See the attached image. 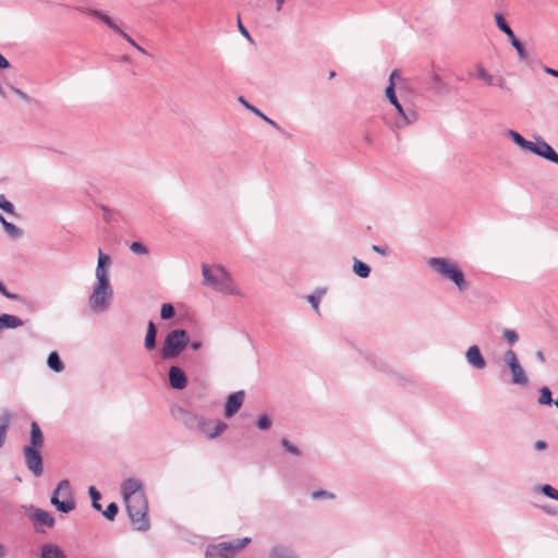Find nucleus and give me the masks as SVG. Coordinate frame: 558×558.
I'll return each mask as SVG.
<instances>
[{
    "label": "nucleus",
    "mask_w": 558,
    "mask_h": 558,
    "mask_svg": "<svg viewBox=\"0 0 558 558\" xmlns=\"http://www.w3.org/2000/svg\"><path fill=\"white\" fill-rule=\"evenodd\" d=\"M120 492L133 527L141 532L149 530L148 500L143 482L129 477L121 483Z\"/></svg>",
    "instance_id": "f257e3e1"
},
{
    "label": "nucleus",
    "mask_w": 558,
    "mask_h": 558,
    "mask_svg": "<svg viewBox=\"0 0 558 558\" xmlns=\"http://www.w3.org/2000/svg\"><path fill=\"white\" fill-rule=\"evenodd\" d=\"M111 257L98 250L95 282L88 296V306L95 314L107 312L113 300V288L110 281Z\"/></svg>",
    "instance_id": "f03ea898"
},
{
    "label": "nucleus",
    "mask_w": 558,
    "mask_h": 558,
    "mask_svg": "<svg viewBox=\"0 0 558 558\" xmlns=\"http://www.w3.org/2000/svg\"><path fill=\"white\" fill-rule=\"evenodd\" d=\"M203 286L222 295L242 298L243 292L231 272L220 264L202 265Z\"/></svg>",
    "instance_id": "7ed1b4c3"
},
{
    "label": "nucleus",
    "mask_w": 558,
    "mask_h": 558,
    "mask_svg": "<svg viewBox=\"0 0 558 558\" xmlns=\"http://www.w3.org/2000/svg\"><path fill=\"white\" fill-rule=\"evenodd\" d=\"M428 269L440 280L449 281L456 286L460 292L469 289V282L460 264L448 257H430L426 260Z\"/></svg>",
    "instance_id": "20e7f679"
},
{
    "label": "nucleus",
    "mask_w": 558,
    "mask_h": 558,
    "mask_svg": "<svg viewBox=\"0 0 558 558\" xmlns=\"http://www.w3.org/2000/svg\"><path fill=\"white\" fill-rule=\"evenodd\" d=\"M50 504L61 513H70L75 509L74 489L69 480L58 483L50 497Z\"/></svg>",
    "instance_id": "39448f33"
},
{
    "label": "nucleus",
    "mask_w": 558,
    "mask_h": 558,
    "mask_svg": "<svg viewBox=\"0 0 558 558\" xmlns=\"http://www.w3.org/2000/svg\"><path fill=\"white\" fill-rule=\"evenodd\" d=\"M189 335L183 329H174L167 333L160 350L163 360H171L179 356L189 344Z\"/></svg>",
    "instance_id": "423d86ee"
},
{
    "label": "nucleus",
    "mask_w": 558,
    "mask_h": 558,
    "mask_svg": "<svg viewBox=\"0 0 558 558\" xmlns=\"http://www.w3.org/2000/svg\"><path fill=\"white\" fill-rule=\"evenodd\" d=\"M250 543V537H243L233 542H223L210 545L206 549L205 558H233L239 550Z\"/></svg>",
    "instance_id": "0eeeda50"
},
{
    "label": "nucleus",
    "mask_w": 558,
    "mask_h": 558,
    "mask_svg": "<svg viewBox=\"0 0 558 558\" xmlns=\"http://www.w3.org/2000/svg\"><path fill=\"white\" fill-rule=\"evenodd\" d=\"M502 361L509 368L511 383L518 386H527L529 378L523 366L519 362L517 353L511 349L505 351L502 354Z\"/></svg>",
    "instance_id": "6e6552de"
},
{
    "label": "nucleus",
    "mask_w": 558,
    "mask_h": 558,
    "mask_svg": "<svg viewBox=\"0 0 558 558\" xmlns=\"http://www.w3.org/2000/svg\"><path fill=\"white\" fill-rule=\"evenodd\" d=\"M533 138L527 151L558 165V154L555 149L542 136L534 135Z\"/></svg>",
    "instance_id": "1a4fd4ad"
},
{
    "label": "nucleus",
    "mask_w": 558,
    "mask_h": 558,
    "mask_svg": "<svg viewBox=\"0 0 558 558\" xmlns=\"http://www.w3.org/2000/svg\"><path fill=\"white\" fill-rule=\"evenodd\" d=\"M23 509L26 511L28 519L36 527L46 526L51 529L54 526L56 520L50 512L33 505L23 506Z\"/></svg>",
    "instance_id": "9d476101"
},
{
    "label": "nucleus",
    "mask_w": 558,
    "mask_h": 558,
    "mask_svg": "<svg viewBox=\"0 0 558 558\" xmlns=\"http://www.w3.org/2000/svg\"><path fill=\"white\" fill-rule=\"evenodd\" d=\"M227 427L228 425L222 421H211L204 418V421L201 422L198 433L208 439H215L216 437L220 436L227 429Z\"/></svg>",
    "instance_id": "9b49d317"
},
{
    "label": "nucleus",
    "mask_w": 558,
    "mask_h": 558,
    "mask_svg": "<svg viewBox=\"0 0 558 558\" xmlns=\"http://www.w3.org/2000/svg\"><path fill=\"white\" fill-rule=\"evenodd\" d=\"M24 458L27 469L35 475L40 476L43 474V459L39 450H33L32 448H24Z\"/></svg>",
    "instance_id": "f8f14e48"
},
{
    "label": "nucleus",
    "mask_w": 558,
    "mask_h": 558,
    "mask_svg": "<svg viewBox=\"0 0 558 558\" xmlns=\"http://www.w3.org/2000/svg\"><path fill=\"white\" fill-rule=\"evenodd\" d=\"M399 84L405 85V81L401 77L400 73L397 70H393L389 75V85L385 90V96L388 98V100L395 107V109L400 108L401 106L395 93V87Z\"/></svg>",
    "instance_id": "ddd939ff"
},
{
    "label": "nucleus",
    "mask_w": 558,
    "mask_h": 558,
    "mask_svg": "<svg viewBox=\"0 0 558 558\" xmlns=\"http://www.w3.org/2000/svg\"><path fill=\"white\" fill-rule=\"evenodd\" d=\"M108 28H110L112 32L121 36L123 39H125L132 47H134L137 51L142 53H146V51L138 46L126 33L122 31V28L119 26L118 22L109 16L107 13H104V15L99 19Z\"/></svg>",
    "instance_id": "4468645a"
},
{
    "label": "nucleus",
    "mask_w": 558,
    "mask_h": 558,
    "mask_svg": "<svg viewBox=\"0 0 558 558\" xmlns=\"http://www.w3.org/2000/svg\"><path fill=\"white\" fill-rule=\"evenodd\" d=\"M466 363L474 369L482 371L486 367V361L477 345L468 348L464 354Z\"/></svg>",
    "instance_id": "2eb2a0df"
},
{
    "label": "nucleus",
    "mask_w": 558,
    "mask_h": 558,
    "mask_svg": "<svg viewBox=\"0 0 558 558\" xmlns=\"http://www.w3.org/2000/svg\"><path fill=\"white\" fill-rule=\"evenodd\" d=\"M244 402V392L236 391L228 396L225 404V417H232L242 407Z\"/></svg>",
    "instance_id": "dca6fc26"
},
{
    "label": "nucleus",
    "mask_w": 558,
    "mask_h": 558,
    "mask_svg": "<svg viewBox=\"0 0 558 558\" xmlns=\"http://www.w3.org/2000/svg\"><path fill=\"white\" fill-rule=\"evenodd\" d=\"M169 384L173 389H184L187 385L185 373L178 366H171L169 368Z\"/></svg>",
    "instance_id": "f3484780"
},
{
    "label": "nucleus",
    "mask_w": 558,
    "mask_h": 558,
    "mask_svg": "<svg viewBox=\"0 0 558 558\" xmlns=\"http://www.w3.org/2000/svg\"><path fill=\"white\" fill-rule=\"evenodd\" d=\"M399 114V120L396 122L398 128H404L407 125L413 124L417 121L418 114L414 109H403L402 106L396 109Z\"/></svg>",
    "instance_id": "a211bd4d"
},
{
    "label": "nucleus",
    "mask_w": 558,
    "mask_h": 558,
    "mask_svg": "<svg viewBox=\"0 0 558 558\" xmlns=\"http://www.w3.org/2000/svg\"><path fill=\"white\" fill-rule=\"evenodd\" d=\"M44 446V435L36 422H32L31 424V437L29 445L25 448H32L33 450H39Z\"/></svg>",
    "instance_id": "6ab92c4d"
},
{
    "label": "nucleus",
    "mask_w": 558,
    "mask_h": 558,
    "mask_svg": "<svg viewBox=\"0 0 558 558\" xmlns=\"http://www.w3.org/2000/svg\"><path fill=\"white\" fill-rule=\"evenodd\" d=\"M476 74H477V77L483 80L488 86L497 85L500 88H504V86H505L504 77L499 76V77L495 78L481 64L476 65Z\"/></svg>",
    "instance_id": "aec40b11"
},
{
    "label": "nucleus",
    "mask_w": 558,
    "mask_h": 558,
    "mask_svg": "<svg viewBox=\"0 0 558 558\" xmlns=\"http://www.w3.org/2000/svg\"><path fill=\"white\" fill-rule=\"evenodd\" d=\"M24 322L12 314H1L0 315V331L4 329H15L22 327Z\"/></svg>",
    "instance_id": "412c9836"
},
{
    "label": "nucleus",
    "mask_w": 558,
    "mask_h": 558,
    "mask_svg": "<svg viewBox=\"0 0 558 558\" xmlns=\"http://www.w3.org/2000/svg\"><path fill=\"white\" fill-rule=\"evenodd\" d=\"M269 558H300L291 548L284 545H275L269 549Z\"/></svg>",
    "instance_id": "4be33fe9"
},
{
    "label": "nucleus",
    "mask_w": 558,
    "mask_h": 558,
    "mask_svg": "<svg viewBox=\"0 0 558 558\" xmlns=\"http://www.w3.org/2000/svg\"><path fill=\"white\" fill-rule=\"evenodd\" d=\"M40 558H66V556L58 545L44 544L40 548Z\"/></svg>",
    "instance_id": "5701e85b"
},
{
    "label": "nucleus",
    "mask_w": 558,
    "mask_h": 558,
    "mask_svg": "<svg viewBox=\"0 0 558 558\" xmlns=\"http://www.w3.org/2000/svg\"><path fill=\"white\" fill-rule=\"evenodd\" d=\"M182 414H183V417H182L183 425L190 429H194V430L198 432V429L201 427V422L204 421L205 417L198 416L196 414H193V413L186 412V411H183Z\"/></svg>",
    "instance_id": "b1692460"
},
{
    "label": "nucleus",
    "mask_w": 558,
    "mask_h": 558,
    "mask_svg": "<svg viewBox=\"0 0 558 558\" xmlns=\"http://www.w3.org/2000/svg\"><path fill=\"white\" fill-rule=\"evenodd\" d=\"M12 420V414L9 411H2L0 413V448L5 442L7 433Z\"/></svg>",
    "instance_id": "393cba45"
},
{
    "label": "nucleus",
    "mask_w": 558,
    "mask_h": 558,
    "mask_svg": "<svg viewBox=\"0 0 558 558\" xmlns=\"http://www.w3.org/2000/svg\"><path fill=\"white\" fill-rule=\"evenodd\" d=\"M239 101L247 109L250 110L251 112H253L254 114H256L257 117H259L262 120H264L266 123H268L269 125H271L272 128L279 130V125L274 121L271 120L270 118H268L267 116H265L259 109H257L256 107L252 106L251 104H248L243 97H239Z\"/></svg>",
    "instance_id": "a878e982"
},
{
    "label": "nucleus",
    "mask_w": 558,
    "mask_h": 558,
    "mask_svg": "<svg viewBox=\"0 0 558 558\" xmlns=\"http://www.w3.org/2000/svg\"><path fill=\"white\" fill-rule=\"evenodd\" d=\"M156 335H157L156 326L153 322H149L147 325V331H146V336H145V340H144V345H145L146 350L150 351V350L155 349Z\"/></svg>",
    "instance_id": "bb28decb"
},
{
    "label": "nucleus",
    "mask_w": 558,
    "mask_h": 558,
    "mask_svg": "<svg viewBox=\"0 0 558 558\" xmlns=\"http://www.w3.org/2000/svg\"><path fill=\"white\" fill-rule=\"evenodd\" d=\"M47 365L51 371L56 373H61L64 371V364L57 352H51L48 355Z\"/></svg>",
    "instance_id": "cd10ccee"
},
{
    "label": "nucleus",
    "mask_w": 558,
    "mask_h": 558,
    "mask_svg": "<svg viewBox=\"0 0 558 558\" xmlns=\"http://www.w3.org/2000/svg\"><path fill=\"white\" fill-rule=\"evenodd\" d=\"M507 136L513 141L515 145H518L523 150H529L530 144L532 141L525 140L520 133L513 130L507 131Z\"/></svg>",
    "instance_id": "c85d7f7f"
},
{
    "label": "nucleus",
    "mask_w": 558,
    "mask_h": 558,
    "mask_svg": "<svg viewBox=\"0 0 558 558\" xmlns=\"http://www.w3.org/2000/svg\"><path fill=\"white\" fill-rule=\"evenodd\" d=\"M495 22L497 27L507 35L508 39L511 40L514 38V33L512 32L511 27L508 25L504 16L499 13L495 14Z\"/></svg>",
    "instance_id": "c756f323"
},
{
    "label": "nucleus",
    "mask_w": 558,
    "mask_h": 558,
    "mask_svg": "<svg viewBox=\"0 0 558 558\" xmlns=\"http://www.w3.org/2000/svg\"><path fill=\"white\" fill-rule=\"evenodd\" d=\"M326 289H317L313 294L307 295V302L311 304L315 313L319 314V302L325 295Z\"/></svg>",
    "instance_id": "7c9ffc66"
},
{
    "label": "nucleus",
    "mask_w": 558,
    "mask_h": 558,
    "mask_svg": "<svg viewBox=\"0 0 558 558\" xmlns=\"http://www.w3.org/2000/svg\"><path fill=\"white\" fill-rule=\"evenodd\" d=\"M534 490L536 493H541L544 496L558 501V489H556L554 486L545 484V485H538L534 487Z\"/></svg>",
    "instance_id": "2f4dec72"
},
{
    "label": "nucleus",
    "mask_w": 558,
    "mask_h": 558,
    "mask_svg": "<svg viewBox=\"0 0 558 558\" xmlns=\"http://www.w3.org/2000/svg\"><path fill=\"white\" fill-rule=\"evenodd\" d=\"M353 272L360 278H367L371 274V267L365 263L354 258Z\"/></svg>",
    "instance_id": "473e14b6"
},
{
    "label": "nucleus",
    "mask_w": 558,
    "mask_h": 558,
    "mask_svg": "<svg viewBox=\"0 0 558 558\" xmlns=\"http://www.w3.org/2000/svg\"><path fill=\"white\" fill-rule=\"evenodd\" d=\"M88 495L90 497V500H92V507L97 510V511H102V507L99 502L100 498H101V495L100 493L94 487V486H90L88 488Z\"/></svg>",
    "instance_id": "72a5a7b5"
},
{
    "label": "nucleus",
    "mask_w": 558,
    "mask_h": 558,
    "mask_svg": "<svg viewBox=\"0 0 558 558\" xmlns=\"http://www.w3.org/2000/svg\"><path fill=\"white\" fill-rule=\"evenodd\" d=\"M3 229L12 239H20L23 235V230L11 222L4 223Z\"/></svg>",
    "instance_id": "f704fd0d"
},
{
    "label": "nucleus",
    "mask_w": 558,
    "mask_h": 558,
    "mask_svg": "<svg viewBox=\"0 0 558 558\" xmlns=\"http://www.w3.org/2000/svg\"><path fill=\"white\" fill-rule=\"evenodd\" d=\"M501 337L509 345H513L519 340V335L513 329H504Z\"/></svg>",
    "instance_id": "c9c22d12"
},
{
    "label": "nucleus",
    "mask_w": 558,
    "mask_h": 558,
    "mask_svg": "<svg viewBox=\"0 0 558 558\" xmlns=\"http://www.w3.org/2000/svg\"><path fill=\"white\" fill-rule=\"evenodd\" d=\"M272 425V420L267 415H260L256 421V426L259 430H268Z\"/></svg>",
    "instance_id": "e433bc0d"
},
{
    "label": "nucleus",
    "mask_w": 558,
    "mask_h": 558,
    "mask_svg": "<svg viewBox=\"0 0 558 558\" xmlns=\"http://www.w3.org/2000/svg\"><path fill=\"white\" fill-rule=\"evenodd\" d=\"M541 396L538 398L539 404L550 405L553 403L551 391L548 387H543L539 390Z\"/></svg>",
    "instance_id": "4c0bfd02"
},
{
    "label": "nucleus",
    "mask_w": 558,
    "mask_h": 558,
    "mask_svg": "<svg viewBox=\"0 0 558 558\" xmlns=\"http://www.w3.org/2000/svg\"><path fill=\"white\" fill-rule=\"evenodd\" d=\"M335 497H336L335 494L327 492V490H323V489L314 490L311 493V498L314 500H319V499L332 500V499H335Z\"/></svg>",
    "instance_id": "58836bf2"
},
{
    "label": "nucleus",
    "mask_w": 558,
    "mask_h": 558,
    "mask_svg": "<svg viewBox=\"0 0 558 558\" xmlns=\"http://www.w3.org/2000/svg\"><path fill=\"white\" fill-rule=\"evenodd\" d=\"M281 445L284 448V450L287 452H289L290 454H292L294 457H299L301 454V450L294 444H292L290 440L283 438V439H281Z\"/></svg>",
    "instance_id": "ea45409f"
},
{
    "label": "nucleus",
    "mask_w": 558,
    "mask_h": 558,
    "mask_svg": "<svg viewBox=\"0 0 558 558\" xmlns=\"http://www.w3.org/2000/svg\"><path fill=\"white\" fill-rule=\"evenodd\" d=\"M119 508L116 502H111L108 505L107 509L102 511V514L109 521H113L116 515L118 514Z\"/></svg>",
    "instance_id": "a19ab883"
},
{
    "label": "nucleus",
    "mask_w": 558,
    "mask_h": 558,
    "mask_svg": "<svg viewBox=\"0 0 558 558\" xmlns=\"http://www.w3.org/2000/svg\"><path fill=\"white\" fill-rule=\"evenodd\" d=\"M509 41L512 45V47L517 50L519 59L525 60L527 58L526 51H525L524 47L522 46V44L517 39V37L512 38Z\"/></svg>",
    "instance_id": "79ce46f5"
},
{
    "label": "nucleus",
    "mask_w": 558,
    "mask_h": 558,
    "mask_svg": "<svg viewBox=\"0 0 558 558\" xmlns=\"http://www.w3.org/2000/svg\"><path fill=\"white\" fill-rule=\"evenodd\" d=\"M174 315V307L170 303H163L160 310V317L162 319H170Z\"/></svg>",
    "instance_id": "37998d69"
},
{
    "label": "nucleus",
    "mask_w": 558,
    "mask_h": 558,
    "mask_svg": "<svg viewBox=\"0 0 558 558\" xmlns=\"http://www.w3.org/2000/svg\"><path fill=\"white\" fill-rule=\"evenodd\" d=\"M0 208L8 214L15 215L13 204L9 202L3 194H0Z\"/></svg>",
    "instance_id": "c03bdc74"
},
{
    "label": "nucleus",
    "mask_w": 558,
    "mask_h": 558,
    "mask_svg": "<svg viewBox=\"0 0 558 558\" xmlns=\"http://www.w3.org/2000/svg\"><path fill=\"white\" fill-rule=\"evenodd\" d=\"M428 82L429 84H432L435 88H442L444 87V82H442V78L440 77V75L435 72V71H432L430 74H429V77H428Z\"/></svg>",
    "instance_id": "a18cd8bd"
},
{
    "label": "nucleus",
    "mask_w": 558,
    "mask_h": 558,
    "mask_svg": "<svg viewBox=\"0 0 558 558\" xmlns=\"http://www.w3.org/2000/svg\"><path fill=\"white\" fill-rule=\"evenodd\" d=\"M130 250L136 255H147L149 253L148 248L141 242H133Z\"/></svg>",
    "instance_id": "49530a36"
},
{
    "label": "nucleus",
    "mask_w": 558,
    "mask_h": 558,
    "mask_svg": "<svg viewBox=\"0 0 558 558\" xmlns=\"http://www.w3.org/2000/svg\"><path fill=\"white\" fill-rule=\"evenodd\" d=\"M541 510L550 515V517H558V506H554V505H543L539 507Z\"/></svg>",
    "instance_id": "de8ad7c7"
},
{
    "label": "nucleus",
    "mask_w": 558,
    "mask_h": 558,
    "mask_svg": "<svg viewBox=\"0 0 558 558\" xmlns=\"http://www.w3.org/2000/svg\"><path fill=\"white\" fill-rule=\"evenodd\" d=\"M0 293L5 296L7 299H10V300H17V295L14 294V293H10L7 288L4 287V284L2 283V281H0Z\"/></svg>",
    "instance_id": "09e8293b"
},
{
    "label": "nucleus",
    "mask_w": 558,
    "mask_h": 558,
    "mask_svg": "<svg viewBox=\"0 0 558 558\" xmlns=\"http://www.w3.org/2000/svg\"><path fill=\"white\" fill-rule=\"evenodd\" d=\"M105 12L100 11V10H96V9H87L86 10V14H88L89 16H93L95 19H100L102 15H104Z\"/></svg>",
    "instance_id": "8fccbe9b"
},
{
    "label": "nucleus",
    "mask_w": 558,
    "mask_h": 558,
    "mask_svg": "<svg viewBox=\"0 0 558 558\" xmlns=\"http://www.w3.org/2000/svg\"><path fill=\"white\" fill-rule=\"evenodd\" d=\"M10 89H11V90L16 95V96H19L21 99H23V100H27V95H26L24 92H22V90H20V89H17V88H15V87H13V86H11V87H10Z\"/></svg>",
    "instance_id": "3c124183"
},
{
    "label": "nucleus",
    "mask_w": 558,
    "mask_h": 558,
    "mask_svg": "<svg viewBox=\"0 0 558 558\" xmlns=\"http://www.w3.org/2000/svg\"><path fill=\"white\" fill-rule=\"evenodd\" d=\"M372 248H373L374 252H376V253H378V254H380L383 256H387V254H388L386 248H384V247H381L379 245H373Z\"/></svg>",
    "instance_id": "603ef678"
},
{
    "label": "nucleus",
    "mask_w": 558,
    "mask_h": 558,
    "mask_svg": "<svg viewBox=\"0 0 558 558\" xmlns=\"http://www.w3.org/2000/svg\"><path fill=\"white\" fill-rule=\"evenodd\" d=\"M534 448L538 451L541 450H544L547 448V444L544 441V440H537L535 444H534Z\"/></svg>",
    "instance_id": "864d4df0"
},
{
    "label": "nucleus",
    "mask_w": 558,
    "mask_h": 558,
    "mask_svg": "<svg viewBox=\"0 0 558 558\" xmlns=\"http://www.w3.org/2000/svg\"><path fill=\"white\" fill-rule=\"evenodd\" d=\"M10 66L9 61L0 53V69H8Z\"/></svg>",
    "instance_id": "5fc2aeb1"
},
{
    "label": "nucleus",
    "mask_w": 558,
    "mask_h": 558,
    "mask_svg": "<svg viewBox=\"0 0 558 558\" xmlns=\"http://www.w3.org/2000/svg\"><path fill=\"white\" fill-rule=\"evenodd\" d=\"M239 29L243 36L251 39V36H250L247 29L241 23H239Z\"/></svg>",
    "instance_id": "6e6d98bb"
},
{
    "label": "nucleus",
    "mask_w": 558,
    "mask_h": 558,
    "mask_svg": "<svg viewBox=\"0 0 558 558\" xmlns=\"http://www.w3.org/2000/svg\"><path fill=\"white\" fill-rule=\"evenodd\" d=\"M202 348V342L201 341H193L191 343V349L194 350V351H197Z\"/></svg>",
    "instance_id": "4d7b16f0"
},
{
    "label": "nucleus",
    "mask_w": 558,
    "mask_h": 558,
    "mask_svg": "<svg viewBox=\"0 0 558 558\" xmlns=\"http://www.w3.org/2000/svg\"><path fill=\"white\" fill-rule=\"evenodd\" d=\"M7 555H8V551H7L5 546L2 543H0V558H5Z\"/></svg>",
    "instance_id": "13d9d810"
},
{
    "label": "nucleus",
    "mask_w": 558,
    "mask_h": 558,
    "mask_svg": "<svg viewBox=\"0 0 558 558\" xmlns=\"http://www.w3.org/2000/svg\"><path fill=\"white\" fill-rule=\"evenodd\" d=\"M535 356H536V359H537L539 362H542V363H544V362H545V355H544V353H543L542 351H536Z\"/></svg>",
    "instance_id": "bf43d9fd"
},
{
    "label": "nucleus",
    "mask_w": 558,
    "mask_h": 558,
    "mask_svg": "<svg viewBox=\"0 0 558 558\" xmlns=\"http://www.w3.org/2000/svg\"><path fill=\"white\" fill-rule=\"evenodd\" d=\"M545 72L550 74L551 76L554 77H558V71L557 70H554V69H549V68H546L545 69Z\"/></svg>",
    "instance_id": "052dcab7"
},
{
    "label": "nucleus",
    "mask_w": 558,
    "mask_h": 558,
    "mask_svg": "<svg viewBox=\"0 0 558 558\" xmlns=\"http://www.w3.org/2000/svg\"><path fill=\"white\" fill-rule=\"evenodd\" d=\"M0 95H1L2 97H4V98H7V97H8V95H7L5 90H4V88H3L1 85H0Z\"/></svg>",
    "instance_id": "680f3d73"
},
{
    "label": "nucleus",
    "mask_w": 558,
    "mask_h": 558,
    "mask_svg": "<svg viewBox=\"0 0 558 558\" xmlns=\"http://www.w3.org/2000/svg\"><path fill=\"white\" fill-rule=\"evenodd\" d=\"M9 221L5 220V218L0 214V223L2 227H4V223H8Z\"/></svg>",
    "instance_id": "e2e57ef3"
},
{
    "label": "nucleus",
    "mask_w": 558,
    "mask_h": 558,
    "mask_svg": "<svg viewBox=\"0 0 558 558\" xmlns=\"http://www.w3.org/2000/svg\"><path fill=\"white\" fill-rule=\"evenodd\" d=\"M284 0H277V10H280Z\"/></svg>",
    "instance_id": "0e129e2a"
},
{
    "label": "nucleus",
    "mask_w": 558,
    "mask_h": 558,
    "mask_svg": "<svg viewBox=\"0 0 558 558\" xmlns=\"http://www.w3.org/2000/svg\"><path fill=\"white\" fill-rule=\"evenodd\" d=\"M555 404L556 407H558V398L555 400Z\"/></svg>",
    "instance_id": "69168bd1"
}]
</instances>
